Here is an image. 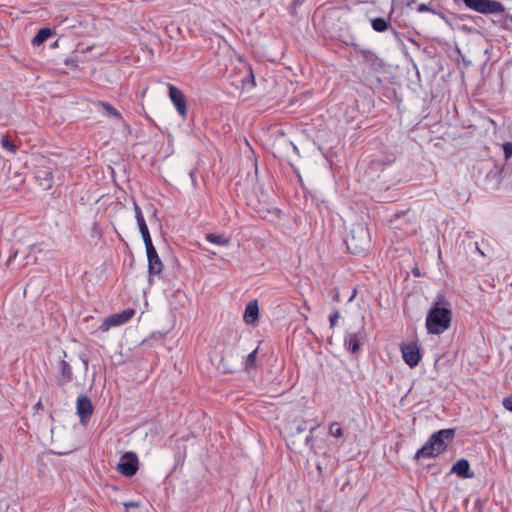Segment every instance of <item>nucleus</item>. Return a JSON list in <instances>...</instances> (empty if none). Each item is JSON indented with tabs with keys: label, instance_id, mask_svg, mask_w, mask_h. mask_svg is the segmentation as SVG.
<instances>
[{
	"label": "nucleus",
	"instance_id": "f03ea898",
	"mask_svg": "<svg viewBox=\"0 0 512 512\" xmlns=\"http://www.w3.org/2000/svg\"><path fill=\"white\" fill-rule=\"evenodd\" d=\"M454 437L453 429H442L431 435L426 444L417 451L416 458L436 457L447 448L448 442Z\"/></svg>",
	"mask_w": 512,
	"mask_h": 512
},
{
	"label": "nucleus",
	"instance_id": "2f4dec72",
	"mask_svg": "<svg viewBox=\"0 0 512 512\" xmlns=\"http://www.w3.org/2000/svg\"><path fill=\"white\" fill-rule=\"evenodd\" d=\"M288 145H289V146H291V147L293 148V150H296V149H297V148H296V146H295V145H293V143H288Z\"/></svg>",
	"mask_w": 512,
	"mask_h": 512
},
{
	"label": "nucleus",
	"instance_id": "b1692460",
	"mask_svg": "<svg viewBox=\"0 0 512 512\" xmlns=\"http://www.w3.org/2000/svg\"><path fill=\"white\" fill-rule=\"evenodd\" d=\"M256 355H257V349L253 350L251 353L248 354L247 359H246V369H249V368H252L255 366Z\"/></svg>",
	"mask_w": 512,
	"mask_h": 512
},
{
	"label": "nucleus",
	"instance_id": "0eeeda50",
	"mask_svg": "<svg viewBox=\"0 0 512 512\" xmlns=\"http://www.w3.org/2000/svg\"><path fill=\"white\" fill-rule=\"evenodd\" d=\"M134 313L135 312L133 309H127L119 313L112 314L103 320L102 324L99 327V330L102 332H107L111 327L120 326L128 322L132 318Z\"/></svg>",
	"mask_w": 512,
	"mask_h": 512
},
{
	"label": "nucleus",
	"instance_id": "6ab92c4d",
	"mask_svg": "<svg viewBox=\"0 0 512 512\" xmlns=\"http://www.w3.org/2000/svg\"><path fill=\"white\" fill-rule=\"evenodd\" d=\"M371 25L376 32H384L389 28L388 21L381 17L372 19Z\"/></svg>",
	"mask_w": 512,
	"mask_h": 512
},
{
	"label": "nucleus",
	"instance_id": "f8f14e48",
	"mask_svg": "<svg viewBox=\"0 0 512 512\" xmlns=\"http://www.w3.org/2000/svg\"><path fill=\"white\" fill-rule=\"evenodd\" d=\"M451 472L456 473L461 478L474 477V472L470 470V464L466 459H459L454 463Z\"/></svg>",
	"mask_w": 512,
	"mask_h": 512
},
{
	"label": "nucleus",
	"instance_id": "1a4fd4ad",
	"mask_svg": "<svg viewBox=\"0 0 512 512\" xmlns=\"http://www.w3.org/2000/svg\"><path fill=\"white\" fill-rule=\"evenodd\" d=\"M402 357L410 366H416L420 361L419 349L415 344H407L401 346Z\"/></svg>",
	"mask_w": 512,
	"mask_h": 512
},
{
	"label": "nucleus",
	"instance_id": "f3484780",
	"mask_svg": "<svg viewBox=\"0 0 512 512\" xmlns=\"http://www.w3.org/2000/svg\"><path fill=\"white\" fill-rule=\"evenodd\" d=\"M206 239L210 243H213V244H216V245H219V246H228L229 243H230V240L226 236H224L223 234H213V233H210V234L206 235Z\"/></svg>",
	"mask_w": 512,
	"mask_h": 512
},
{
	"label": "nucleus",
	"instance_id": "dca6fc26",
	"mask_svg": "<svg viewBox=\"0 0 512 512\" xmlns=\"http://www.w3.org/2000/svg\"><path fill=\"white\" fill-rule=\"evenodd\" d=\"M51 35L52 30L50 28H41L32 39V44L34 46H39L44 43Z\"/></svg>",
	"mask_w": 512,
	"mask_h": 512
},
{
	"label": "nucleus",
	"instance_id": "bb28decb",
	"mask_svg": "<svg viewBox=\"0 0 512 512\" xmlns=\"http://www.w3.org/2000/svg\"><path fill=\"white\" fill-rule=\"evenodd\" d=\"M340 317V314L338 311H334L331 315H330V318H329V322H330V327L331 328H334L338 319Z\"/></svg>",
	"mask_w": 512,
	"mask_h": 512
},
{
	"label": "nucleus",
	"instance_id": "5701e85b",
	"mask_svg": "<svg viewBox=\"0 0 512 512\" xmlns=\"http://www.w3.org/2000/svg\"><path fill=\"white\" fill-rule=\"evenodd\" d=\"M329 433L337 438H339L343 435L342 428L340 427L339 423H337V422H334L330 425Z\"/></svg>",
	"mask_w": 512,
	"mask_h": 512
},
{
	"label": "nucleus",
	"instance_id": "c85d7f7f",
	"mask_svg": "<svg viewBox=\"0 0 512 512\" xmlns=\"http://www.w3.org/2000/svg\"><path fill=\"white\" fill-rule=\"evenodd\" d=\"M504 151H505V155H506V157L511 156V155H512V145H510V144H506V145L504 146Z\"/></svg>",
	"mask_w": 512,
	"mask_h": 512
},
{
	"label": "nucleus",
	"instance_id": "412c9836",
	"mask_svg": "<svg viewBox=\"0 0 512 512\" xmlns=\"http://www.w3.org/2000/svg\"><path fill=\"white\" fill-rule=\"evenodd\" d=\"M133 205H134V211H135V217L137 220V224H138L139 228H142V225H147L145 222V219L143 217L142 211H141L140 207L138 206V204L136 203V201L133 202Z\"/></svg>",
	"mask_w": 512,
	"mask_h": 512
},
{
	"label": "nucleus",
	"instance_id": "423d86ee",
	"mask_svg": "<svg viewBox=\"0 0 512 512\" xmlns=\"http://www.w3.org/2000/svg\"><path fill=\"white\" fill-rule=\"evenodd\" d=\"M138 465L139 461L136 453L126 452L121 456L116 469L121 475L125 477H132L137 473Z\"/></svg>",
	"mask_w": 512,
	"mask_h": 512
},
{
	"label": "nucleus",
	"instance_id": "473e14b6",
	"mask_svg": "<svg viewBox=\"0 0 512 512\" xmlns=\"http://www.w3.org/2000/svg\"><path fill=\"white\" fill-rule=\"evenodd\" d=\"M465 5L467 6V0H464Z\"/></svg>",
	"mask_w": 512,
	"mask_h": 512
},
{
	"label": "nucleus",
	"instance_id": "cd10ccee",
	"mask_svg": "<svg viewBox=\"0 0 512 512\" xmlns=\"http://www.w3.org/2000/svg\"><path fill=\"white\" fill-rule=\"evenodd\" d=\"M503 406L510 412H512V396L503 399Z\"/></svg>",
	"mask_w": 512,
	"mask_h": 512
},
{
	"label": "nucleus",
	"instance_id": "20e7f679",
	"mask_svg": "<svg viewBox=\"0 0 512 512\" xmlns=\"http://www.w3.org/2000/svg\"><path fill=\"white\" fill-rule=\"evenodd\" d=\"M345 243L352 254L365 252L370 243L368 229L363 224H355L347 235Z\"/></svg>",
	"mask_w": 512,
	"mask_h": 512
},
{
	"label": "nucleus",
	"instance_id": "4be33fe9",
	"mask_svg": "<svg viewBox=\"0 0 512 512\" xmlns=\"http://www.w3.org/2000/svg\"><path fill=\"white\" fill-rule=\"evenodd\" d=\"M1 145L4 149H6L7 151L11 152V153H15L16 150H17V147L15 144H13L11 142V140L9 139L8 136H4L2 137L1 139Z\"/></svg>",
	"mask_w": 512,
	"mask_h": 512
},
{
	"label": "nucleus",
	"instance_id": "6e6552de",
	"mask_svg": "<svg viewBox=\"0 0 512 512\" xmlns=\"http://www.w3.org/2000/svg\"><path fill=\"white\" fill-rule=\"evenodd\" d=\"M169 89V97L173 105L175 106L177 112L181 116H186L187 114V103L186 97L183 92L172 84H167Z\"/></svg>",
	"mask_w": 512,
	"mask_h": 512
},
{
	"label": "nucleus",
	"instance_id": "2eb2a0df",
	"mask_svg": "<svg viewBox=\"0 0 512 512\" xmlns=\"http://www.w3.org/2000/svg\"><path fill=\"white\" fill-rule=\"evenodd\" d=\"M148 269L151 275H158L161 273L163 264L158 255L148 259Z\"/></svg>",
	"mask_w": 512,
	"mask_h": 512
},
{
	"label": "nucleus",
	"instance_id": "c756f323",
	"mask_svg": "<svg viewBox=\"0 0 512 512\" xmlns=\"http://www.w3.org/2000/svg\"><path fill=\"white\" fill-rule=\"evenodd\" d=\"M125 508L128 509V508H137L139 507V503L138 502H127L124 504Z\"/></svg>",
	"mask_w": 512,
	"mask_h": 512
},
{
	"label": "nucleus",
	"instance_id": "7c9ffc66",
	"mask_svg": "<svg viewBox=\"0 0 512 512\" xmlns=\"http://www.w3.org/2000/svg\"><path fill=\"white\" fill-rule=\"evenodd\" d=\"M418 11H419V12L431 11V9H430L427 5H425V4H421V5H419V7H418Z\"/></svg>",
	"mask_w": 512,
	"mask_h": 512
},
{
	"label": "nucleus",
	"instance_id": "a211bd4d",
	"mask_svg": "<svg viewBox=\"0 0 512 512\" xmlns=\"http://www.w3.org/2000/svg\"><path fill=\"white\" fill-rule=\"evenodd\" d=\"M345 346H346V347H347V349H348L349 351H351L352 353L357 352V350L359 349V338H358V334H356V333L349 334V335L345 338Z\"/></svg>",
	"mask_w": 512,
	"mask_h": 512
},
{
	"label": "nucleus",
	"instance_id": "9b49d317",
	"mask_svg": "<svg viewBox=\"0 0 512 512\" xmlns=\"http://www.w3.org/2000/svg\"><path fill=\"white\" fill-rule=\"evenodd\" d=\"M259 317V308L256 300L250 301L244 311V321L247 325H255Z\"/></svg>",
	"mask_w": 512,
	"mask_h": 512
},
{
	"label": "nucleus",
	"instance_id": "393cba45",
	"mask_svg": "<svg viewBox=\"0 0 512 512\" xmlns=\"http://www.w3.org/2000/svg\"><path fill=\"white\" fill-rule=\"evenodd\" d=\"M145 248H146V253H147L148 259L158 255L155 247L153 246L152 241H149V243H146Z\"/></svg>",
	"mask_w": 512,
	"mask_h": 512
},
{
	"label": "nucleus",
	"instance_id": "39448f33",
	"mask_svg": "<svg viewBox=\"0 0 512 512\" xmlns=\"http://www.w3.org/2000/svg\"><path fill=\"white\" fill-rule=\"evenodd\" d=\"M467 7L483 14H498L505 11L504 5L495 0H467Z\"/></svg>",
	"mask_w": 512,
	"mask_h": 512
},
{
	"label": "nucleus",
	"instance_id": "a878e982",
	"mask_svg": "<svg viewBox=\"0 0 512 512\" xmlns=\"http://www.w3.org/2000/svg\"><path fill=\"white\" fill-rule=\"evenodd\" d=\"M139 230L141 232L144 244L149 243V241H152L147 225H142V228H139Z\"/></svg>",
	"mask_w": 512,
	"mask_h": 512
},
{
	"label": "nucleus",
	"instance_id": "f257e3e1",
	"mask_svg": "<svg viewBox=\"0 0 512 512\" xmlns=\"http://www.w3.org/2000/svg\"><path fill=\"white\" fill-rule=\"evenodd\" d=\"M452 312L449 307L444 306V298L439 297L431 307L426 318V329L429 334H442L450 328Z\"/></svg>",
	"mask_w": 512,
	"mask_h": 512
},
{
	"label": "nucleus",
	"instance_id": "9d476101",
	"mask_svg": "<svg viewBox=\"0 0 512 512\" xmlns=\"http://www.w3.org/2000/svg\"><path fill=\"white\" fill-rule=\"evenodd\" d=\"M93 411V406L87 396H81L77 399V413L80 416L81 422L84 423Z\"/></svg>",
	"mask_w": 512,
	"mask_h": 512
},
{
	"label": "nucleus",
	"instance_id": "4468645a",
	"mask_svg": "<svg viewBox=\"0 0 512 512\" xmlns=\"http://www.w3.org/2000/svg\"><path fill=\"white\" fill-rule=\"evenodd\" d=\"M59 371L60 377L58 378V383L59 385L64 386L72 380V370L66 361L61 360L59 363Z\"/></svg>",
	"mask_w": 512,
	"mask_h": 512
},
{
	"label": "nucleus",
	"instance_id": "ddd939ff",
	"mask_svg": "<svg viewBox=\"0 0 512 512\" xmlns=\"http://www.w3.org/2000/svg\"><path fill=\"white\" fill-rule=\"evenodd\" d=\"M36 179L39 181V184L44 189H49L52 187L53 175L50 168L40 167L36 171Z\"/></svg>",
	"mask_w": 512,
	"mask_h": 512
},
{
	"label": "nucleus",
	"instance_id": "7ed1b4c3",
	"mask_svg": "<svg viewBox=\"0 0 512 512\" xmlns=\"http://www.w3.org/2000/svg\"><path fill=\"white\" fill-rule=\"evenodd\" d=\"M317 427L318 424H314L309 428V433L307 435L300 437V435L308 429L307 422L301 418H295L287 425L289 444L294 446L295 449L300 446L301 442L305 445H310L313 440V433Z\"/></svg>",
	"mask_w": 512,
	"mask_h": 512
},
{
	"label": "nucleus",
	"instance_id": "aec40b11",
	"mask_svg": "<svg viewBox=\"0 0 512 512\" xmlns=\"http://www.w3.org/2000/svg\"><path fill=\"white\" fill-rule=\"evenodd\" d=\"M99 105L103 107V109L113 117H116L118 119H121V114L109 103L107 102H99Z\"/></svg>",
	"mask_w": 512,
	"mask_h": 512
}]
</instances>
